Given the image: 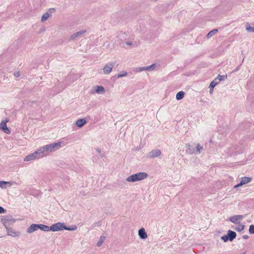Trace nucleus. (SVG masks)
Listing matches in <instances>:
<instances>
[{"label": "nucleus", "mask_w": 254, "mask_h": 254, "mask_svg": "<svg viewBox=\"0 0 254 254\" xmlns=\"http://www.w3.org/2000/svg\"><path fill=\"white\" fill-rule=\"evenodd\" d=\"M39 229L44 232H48L51 231V226H49L48 225L39 224Z\"/></svg>", "instance_id": "nucleus-17"}, {"label": "nucleus", "mask_w": 254, "mask_h": 254, "mask_svg": "<svg viewBox=\"0 0 254 254\" xmlns=\"http://www.w3.org/2000/svg\"><path fill=\"white\" fill-rule=\"evenodd\" d=\"M126 45H128V46H131L132 44V43L131 41H127V42H126Z\"/></svg>", "instance_id": "nucleus-42"}, {"label": "nucleus", "mask_w": 254, "mask_h": 254, "mask_svg": "<svg viewBox=\"0 0 254 254\" xmlns=\"http://www.w3.org/2000/svg\"><path fill=\"white\" fill-rule=\"evenodd\" d=\"M7 232V235L13 237H16L17 236H19L20 233L19 231H16L10 227H7L5 228Z\"/></svg>", "instance_id": "nucleus-8"}, {"label": "nucleus", "mask_w": 254, "mask_h": 254, "mask_svg": "<svg viewBox=\"0 0 254 254\" xmlns=\"http://www.w3.org/2000/svg\"><path fill=\"white\" fill-rule=\"evenodd\" d=\"M6 210L3 207L0 206V214L6 212Z\"/></svg>", "instance_id": "nucleus-36"}, {"label": "nucleus", "mask_w": 254, "mask_h": 254, "mask_svg": "<svg viewBox=\"0 0 254 254\" xmlns=\"http://www.w3.org/2000/svg\"><path fill=\"white\" fill-rule=\"evenodd\" d=\"M34 159H35L34 157V155L32 154V153H31L30 154L27 155L24 158V161L27 162V161H31V160H34Z\"/></svg>", "instance_id": "nucleus-27"}, {"label": "nucleus", "mask_w": 254, "mask_h": 254, "mask_svg": "<svg viewBox=\"0 0 254 254\" xmlns=\"http://www.w3.org/2000/svg\"><path fill=\"white\" fill-rule=\"evenodd\" d=\"M61 146V143L54 142L50 144L46 145L42 147L43 150L45 153V155H47L50 152H52L56 151L58 149L60 148Z\"/></svg>", "instance_id": "nucleus-2"}, {"label": "nucleus", "mask_w": 254, "mask_h": 254, "mask_svg": "<svg viewBox=\"0 0 254 254\" xmlns=\"http://www.w3.org/2000/svg\"><path fill=\"white\" fill-rule=\"evenodd\" d=\"M244 228L245 225L241 224L238 227H236V228H235L234 230L238 232H241L244 229Z\"/></svg>", "instance_id": "nucleus-31"}, {"label": "nucleus", "mask_w": 254, "mask_h": 254, "mask_svg": "<svg viewBox=\"0 0 254 254\" xmlns=\"http://www.w3.org/2000/svg\"><path fill=\"white\" fill-rule=\"evenodd\" d=\"M217 77H218V81H223L225 80L227 78V75L225 74L223 75H221L220 74H218L217 75Z\"/></svg>", "instance_id": "nucleus-29"}, {"label": "nucleus", "mask_w": 254, "mask_h": 254, "mask_svg": "<svg viewBox=\"0 0 254 254\" xmlns=\"http://www.w3.org/2000/svg\"><path fill=\"white\" fill-rule=\"evenodd\" d=\"M237 217L238 218V220L239 219H242L243 218V215H237Z\"/></svg>", "instance_id": "nucleus-40"}, {"label": "nucleus", "mask_w": 254, "mask_h": 254, "mask_svg": "<svg viewBox=\"0 0 254 254\" xmlns=\"http://www.w3.org/2000/svg\"><path fill=\"white\" fill-rule=\"evenodd\" d=\"M14 75L16 77H18L20 76V73L19 71H14Z\"/></svg>", "instance_id": "nucleus-37"}, {"label": "nucleus", "mask_w": 254, "mask_h": 254, "mask_svg": "<svg viewBox=\"0 0 254 254\" xmlns=\"http://www.w3.org/2000/svg\"><path fill=\"white\" fill-rule=\"evenodd\" d=\"M86 123L87 121L84 118L80 119L76 121L75 125L77 127L80 128L82 127L85 124H86Z\"/></svg>", "instance_id": "nucleus-15"}, {"label": "nucleus", "mask_w": 254, "mask_h": 254, "mask_svg": "<svg viewBox=\"0 0 254 254\" xmlns=\"http://www.w3.org/2000/svg\"><path fill=\"white\" fill-rule=\"evenodd\" d=\"M213 81H216V82H217V84L220 82L218 81V77L217 76L215 78V79Z\"/></svg>", "instance_id": "nucleus-45"}, {"label": "nucleus", "mask_w": 254, "mask_h": 254, "mask_svg": "<svg viewBox=\"0 0 254 254\" xmlns=\"http://www.w3.org/2000/svg\"><path fill=\"white\" fill-rule=\"evenodd\" d=\"M246 30L249 32H254V28L251 26L248 23L246 24Z\"/></svg>", "instance_id": "nucleus-28"}, {"label": "nucleus", "mask_w": 254, "mask_h": 254, "mask_svg": "<svg viewBox=\"0 0 254 254\" xmlns=\"http://www.w3.org/2000/svg\"><path fill=\"white\" fill-rule=\"evenodd\" d=\"M15 222V219L10 215H6L1 219V222L5 228L8 227L9 225L14 223Z\"/></svg>", "instance_id": "nucleus-4"}, {"label": "nucleus", "mask_w": 254, "mask_h": 254, "mask_svg": "<svg viewBox=\"0 0 254 254\" xmlns=\"http://www.w3.org/2000/svg\"><path fill=\"white\" fill-rule=\"evenodd\" d=\"M240 186H242V185H240V182L237 185H235L234 187V188L236 189V188H237Z\"/></svg>", "instance_id": "nucleus-43"}, {"label": "nucleus", "mask_w": 254, "mask_h": 254, "mask_svg": "<svg viewBox=\"0 0 254 254\" xmlns=\"http://www.w3.org/2000/svg\"><path fill=\"white\" fill-rule=\"evenodd\" d=\"M35 152H37V156L39 158L42 157L44 156H46L44 150H43L42 147L38 149L37 150L35 151Z\"/></svg>", "instance_id": "nucleus-18"}, {"label": "nucleus", "mask_w": 254, "mask_h": 254, "mask_svg": "<svg viewBox=\"0 0 254 254\" xmlns=\"http://www.w3.org/2000/svg\"><path fill=\"white\" fill-rule=\"evenodd\" d=\"M252 180L251 177H242L240 181V185H244L250 183Z\"/></svg>", "instance_id": "nucleus-16"}, {"label": "nucleus", "mask_w": 254, "mask_h": 254, "mask_svg": "<svg viewBox=\"0 0 254 254\" xmlns=\"http://www.w3.org/2000/svg\"><path fill=\"white\" fill-rule=\"evenodd\" d=\"M96 151L99 153H101V149L100 148H97Z\"/></svg>", "instance_id": "nucleus-47"}, {"label": "nucleus", "mask_w": 254, "mask_h": 254, "mask_svg": "<svg viewBox=\"0 0 254 254\" xmlns=\"http://www.w3.org/2000/svg\"><path fill=\"white\" fill-rule=\"evenodd\" d=\"M64 227H65V228H64L65 230L74 231L77 229L76 226L74 225H73L69 227H67L65 225H64Z\"/></svg>", "instance_id": "nucleus-26"}, {"label": "nucleus", "mask_w": 254, "mask_h": 254, "mask_svg": "<svg viewBox=\"0 0 254 254\" xmlns=\"http://www.w3.org/2000/svg\"><path fill=\"white\" fill-rule=\"evenodd\" d=\"M237 234L235 232L232 230H228L227 234L221 237V239L224 242L229 241L232 242L236 238Z\"/></svg>", "instance_id": "nucleus-3"}, {"label": "nucleus", "mask_w": 254, "mask_h": 254, "mask_svg": "<svg viewBox=\"0 0 254 254\" xmlns=\"http://www.w3.org/2000/svg\"><path fill=\"white\" fill-rule=\"evenodd\" d=\"M161 154L160 150L158 149L152 150L147 155V157L149 158H154L159 157Z\"/></svg>", "instance_id": "nucleus-7"}, {"label": "nucleus", "mask_w": 254, "mask_h": 254, "mask_svg": "<svg viewBox=\"0 0 254 254\" xmlns=\"http://www.w3.org/2000/svg\"><path fill=\"white\" fill-rule=\"evenodd\" d=\"M127 73L126 71H123L122 72V73L119 74H117V75H116L115 76V77H117L118 78H121V77H123L124 76H125L127 75Z\"/></svg>", "instance_id": "nucleus-30"}, {"label": "nucleus", "mask_w": 254, "mask_h": 254, "mask_svg": "<svg viewBox=\"0 0 254 254\" xmlns=\"http://www.w3.org/2000/svg\"><path fill=\"white\" fill-rule=\"evenodd\" d=\"M229 220L233 223H237V221H238V218L237 217V216L234 215V216L230 217L229 218Z\"/></svg>", "instance_id": "nucleus-32"}, {"label": "nucleus", "mask_w": 254, "mask_h": 254, "mask_svg": "<svg viewBox=\"0 0 254 254\" xmlns=\"http://www.w3.org/2000/svg\"><path fill=\"white\" fill-rule=\"evenodd\" d=\"M138 234L141 239H145L147 238V234L143 228H141L138 230Z\"/></svg>", "instance_id": "nucleus-12"}, {"label": "nucleus", "mask_w": 254, "mask_h": 254, "mask_svg": "<svg viewBox=\"0 0 254 254\" xmlns=\"http://www.w3.org/2000/svg\"><path fill=\"white\" fill-rule=\"evenodd\" d=\"M56 11V9L54 8H49L46 12H48V13H50V15L51 13H54Z\"/></svg>", "instance_id": "nucleus-35"}, {"label": "nucleus", "mask_w": 254, "mask_h": 254, "mask_svg": "<svg viewBox=\"0 0 254 254\" xmlns=\"http://www.w3.org/2000/svg\"><path fill=\"white\" fill-rule=\"evenodd\" d=\"M249 233L251 234H254V225L252 224L250 226Z\"/></svg>", "instance_id": "nucleus-34"}, {"label": "nucleus", "mask_w": 254, "mask_h": 254, "mask_svg": "<svg viewBox=\"0 0 254 254\" xmlns=\"http://www.w3.org/2000/svg\"><path fill=\"white\" fill-rule=\"evenodd\" d=\"M251 111H253L254 110V100H253V104L251 106Z\"/></svg>", "instance_id": "nucleus-39"}, {"label": "nucleus", "mask_w": 254, "mask_h": 254, "mask_svg": "<svg viewBox=\"0 0 254 254\" xmlns=\"http://www.w3.org/2000/svg\"><path fill=\"white\" fill-rule=\"evenodd\" d=\"M184 95L185 92L184 91H180L177 93L176 98L177 100H180L184 98Z\"/></svg>", "instance_id": "nucleus-19"}, {"label": "nucleus", "mask_w": 254, "mask_h": 254, "mask_svg": "<svg viewBox=\"0 0 254 254\" xmlns=\"http://www.w3.org/2000/svg\"><path fill=\"white\" fill-rule=\"evenodd\" d=\"M246 254V252H244L243 253H242V254Z\"/></svg>", "instance_id": "nucleus-48"}, {"label": "nucleus", "mask_w": 254, "mask_h": 254, "mask_svg": "<svg viewBox=\"0 0 254 254\" xmlns=\"http://www.w3.org/2000/svg\"><path fill=\"white\" fill-rule=\"evenodd\" d=\"M155 66H156L155 64H153L149 66H146V70L150 71V70H152L153 69H154Z\"/></svg>", "instance_id": "nucleus-33"}, {"label": "nucleus", "mask_w": 254, "mask_h": 254, "mask_svg": "<svg viewBox=\"0 0 254 254\" xmlns=\"http://www.w3.org/2000/svg\"><path fill=\"white\" fill-rule=\"evenodd\" d=\"M249 238V236L248 235H244L243 236V238L244 239H247Z\"/></svg>", "instance_id": "nucleus-44"}, {"label": "nucleus", "mask_w": 254, "mask_h": 254, "mask_svg": "<svg viewBox=\"0 0 254 254\" xmlns=\"http://www.w3.org/2000/svg\"><path fill=\"white\" fill-rule=\"evenodd\" d=\"M218 32L217 29H214L208 32V33L206 35V38L207 39L210 38L212 36H213L214 34H215Z\"/></svg>", "instance_id": "nucleus-20"}, {"label": "nucleus", "mask_w": 254, "mask_h": 254, "mask_svg": "<svg viewBox=\"0 0 254 254\" xmlns=\"http://www.w3.org/2000/svg\"><path fill=\"white\" fill-rule=\"evenodd\" d=\"M115 65L114 63H109L106 64L103 67V72L105 74L110 73Z\"/></svg>", "instance_id": "nucleus-9"}, {"label": "nucleus", "mask_w": 254, "mask_h": 254, "mask_svg": "<svg viewBox=\"0 0 254 254\" xmlns=\"http://www.w3.org/2000/svg\"><path fill=\"white\" fill-rule=\"evenodd\" d=\"M50 16V14L48 13V12H45L44 13L41 17V21H45Z\"/></svg>", "instance_id": "nucleus-24"}, {"label": "nucleus", "mask_w": 254, "mask_h": 254, "mask_svg": "<svg viewBox=\"0 0 254 254\" xmlns=\"http://www.w3.org/2000/svg\"><path fill=\"white\" fill-rule=\"evenodd\" d=\"M147 176L146 173L139 172L129 176L126 179V181L128 182H135L146 178Z\"/></svg>", "instance_id": "nucleus-1"}, {"label": "nucleus", "mask_w": 254, "mask_h": 254, "mask_svg": "<svg viewBox=\"0 0 254 254\" xmlns=\"http://www.w3.org/2000/svg\"><path fill=\"white\" fill-rule=\"evenodd\" d=\"M39 224H32L27 228L26 232L29 234H31L39 229Z\"/></svg>", "instance_id": "nucleus-10"}, {"label": "nucleus", "mask_w": 254, "mask_h": 254, "mask_svg": "<svg viewBox=\"0 0 254 254\" xmlns=\"http://www.w3.org/2000/svg\"><path fill=\"white\" fill-rule=\"evenodd\" d=\"M13 183V182H11L1 181H0V187L2 189H6L7 187H11Z\"/></svg>", "instance_id": "nucleus-13"}, {"label": "nucleus", "mask_w": 254, "mask_h": 254, "mask_svg": "<svg viewBox=\"0 0 254 254\" xmlns=\"http://www.w3.org/2000/svg\"><path fill=\"white\" fill-rule=\"evenodd\" d=\"M186 152L189 154H195V147L190 144H186Z\"/></svg>", "instance_id": "nucleus-11"}, {"label": "nucleus", "mask_w": 254, "mask_h": 254, "mask_svg": "<svg viewBox=\"0 0 254 254\" xmlns=\"http://www.w3.org/2000/svg\"><path fill=\"white\" fill-rule=\"evenodd\" d=\"M64 223L62 222H58L51 226V231L53 232H57L59 231L64 230L65 227Z\"/></svg>", "instance_id": "nucleus-5"}, {"label": "nucleus", "mask_w": 254, "mask_h": 254, "mask_svg": "<svg viewBox=\"0 0 254 254\" xmlns=\"http://www.w3.org/2000/svg\"><path fill=\"white\" fill-rule=\"evenodd\" d=\"M9 121L8 120H2L0 124V128L5 133L9 134L10 130L6 126V123Z\"/></svg>", "instance_id": "nucleus-6"}, {"label": "nucleus", "mask_w": 254, "mask_h": 254, "mask_svg": "<svg viewBox=\"0 0 254 254\" xmlns=\"http://www.w3.org/2000/svg\"><path fill=\"white\" fill-rule=\"evenodd\" d=\"M86 32V30H81L80 31H78V32H75V33H74V34H73L72 35H71L70 39L71 40H74L76 37L82 35L83 34H84Z\"/></svg>", "instance_id": "nucleus-14"}, {"label": "nucleus", "mask_w": 254, "mask_h": 254, "mask_svg": "<svg viewBox=\"0 0 254 254\" xmlns=\"http://www.w3.org/2000/svg\"><path fill=\"white\" fill-rule=\"evenodd\" d=\"M240 68V66H238L234 70V72L237 71Z\"/></svg>", "instance_id": "nucleus-46"}, {"label": "nucleus", "mask_w": 254, "mask_h": 254, "mask_svg": "<svg viewBox=\"0 0 254 254\" xmlns=\"http://www.w3.org/2000/svg\"><path fill=\"white\" fill-rule=\"evenodd\" d=\"M105 238H106V237L105 236H101L100 237L99 240L97 243V246L100 247L103 243L104 241H105Z\"/></svg>", "instance_id": "nucleus-21"}, {"label": "nucleus", "mask_w": 254, "mask_h": 254, "mask_svg": "<svg viewBox=\"0 0 254 254\" xmlns=\"http://www.w3.org/2000/svg\"><path fill=\"white\" fill-rule=\"evenodd\" d=\"M37 152H33L32 153V154L34 155V158L36 159V158H39L37 156Z\"/></svg>", "instance_id": "nucleus-41"}, {"label": "nucleus", "mask_w": 254, "mask_h": 254, "mask_svg": "<svg viewBox=\"0 0 254 254\" xmlns=\"http://www.w3.org/2000/svg\"><path fill=\"white\" fill-rule=\"evenodd\" d=\"M146 66L140 67L139 71H141L143 70H146Z\"/></svg>", "instance_id": "nucleus-38"}, {"label": "nucleus", "mask_w": 254, "mask_h": 254, "mask_svg": "<svg viewBox=\"0 0 254 254\" xmlns=\"http://www.w3.org/2000/svg\"><path fill=\"white\" fill-rule=\"evenodd\" d=\"M195 154H199L201 151L202 150L203 147L202 146H200V145L199 143H197L196 147H195Z\"/></svg>", "instance_id": "nucleus-25"}, {"label": "nucleus", "mask_w": 254, "mask_h": 254, "mask_svg": "<svg viewBox=\"0 0 254 254\" xmlns=\"http://www.w3.org/2000/svg\"><path fill=\"white\" fill-rule=\"evenodd\" d=\"M95 91L97 93H103L105 92V89L102 86H97Z\"/></svg>", "instance_id": "nucleus-22"}, {"label": "nucleus", "mask_w": 254, "mask_h": 254, "mask_svg": "<svg viewBox=\"0 0 254 254\" xmlns=\"http://www.w3.org/2000/svg\"><path fill=\"white\" fill-rule=\"evenodd\" d=\"M217 84V82L215 81H212L211 82L209 88H210V92H212L214 87Z\"/></svg>", "instance_id": "nucleus-23"}]
</instances>
